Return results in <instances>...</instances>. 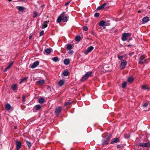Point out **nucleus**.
Listing matches in <instances>:
<instances>
[{"label":"nucleus","instance_id":"obj_60","mask_svg":"<svg viewBox=\"0 0 150 150\" xmlns=\"http://www.w3.org/2000/svg\"><path fill=\"white\" fill-rule=\"evenodd\" d=\"M23 81H22V80H21V81L19 82L20 83H21Z\"/></svg>","mask_w":150,"mask_h":150},{"label":"nucleus","instance_id":"obj_12","mask_svg":"<svg viewBox=\"0 0 150 150\" xmlns=\"http://www.w3.org/2000/svg\"><path fill=\"white\" fill-rule=\"evenodd\" d=\"M105 22L103 20L101 21L98 23V25L100 27L105 26Z\"/></svg>","mask_w":150,"mask_h":150},{"label":"nucleus","instance_id":"obj_32","mask_svg":"<svg viewBox=\"0 0 150 150\" xmlns=\"http://www.w3.org/2000/svg\"><path fill=\"white\" fill-rule=\"evenodd\" d=\"M111 138V135L110 134L107 135L106 136V137L105 138L107 140H109Z\"/></svg>","mask_w":150,"mask_h":150},{"label":"nucleus","instance_id":"obj_59","mask_svg":"<svg viewBox=\"0 0 150 150\" xmlns=\"http://www.w3.org/2000/svg\"><path fill=\"white\" fill-rule=\"evenodd\" d=\"M132 45H127V46H128V47H129V46H132Z\"/></svg>","mask_w":150,"mask_h":150},{"label":"nucleus","instance_id":"obj_38","mask_svg":"<svg viewBox=\"0 0 150 150\" xmlns=\"http://www.w3.org/2000/svg\"><path fill=\"white\" fill-rule=\"evenodd\" d=\"M83 30L86 31L88 30V28L87 26H84L83 27Z\"/></svg>","mask_w":150,"mask_h":150},{"label":"nucleus","instance_id":"obj_47","mask_svg":"<svg viewBox=\"0 0 150 150\" xmlns=\"http://www.w3.org/2000/svg\"><path fill=\"white\" fill-rule=\"evenodd\" d=\"M65 12H63L59 16H61V17H63L64 16Z\"/></svg>","mask_w":150,"mask_h":150},{"label":"nucleus","instance_id":"obj_49","mask_svg":"<svg viewBox=\"0 0 150 150\" xmlns=\"http://www.w3.org/2000/svg\"><path fill=\"white\" fill-rule=\"evenodd\" d=\"M122 146L121 145H117V149L120 148Z\"/></svg>","mask_w":150,"mask_h":150},{"label":"nucleus","instance_id":"obj_15","mask_svg":"<svg viewBox=\"0 0 150 150\" xmlns=\"http://www.w3.org/2000/svg\"><path fill=\"white\" fill-rule=\"evenodd\" d=\"M62 74L64 76H66L69 75V72L67 70H65L63 72Z\"/></svg>","mask_w":150,"mask_h":150},{"label":"nucleus","instance_id":"obj_6","mask_svg":"<svg viewBox=\"0 0 150 150\" xmlns=\"http://www.w3.org/2000/svg\"><path fill=\"white\" fill-rule=\"evenodd\" d=\"M94 49V47L92 46H91L88 48L86 51L84 52V53L86 55L89 52H90Z\"/></svg>","mask_w":150,"mask_h":150},{"label":"nucleus","instance_id":"obj_1","mask_svg":"<svg viewBox=\"0 0 150 150\" xmlns=\"http://www.w3.org/2000/svg\"><path fill=\"white\" fill-rule=\"evenodd\" d=\"M147 59L145 58L144 55H142L139 58V63L141 64H144L146 63Z\"/></svg>","mask_w":150,"mask_h":150},{"label":"nucleus","instance_id":"obj_20","mask_svg":"<svg viewBox=\"0 0 150 150\" xmlns=\"http://www.w3.org/2000/svg\"><path fill=\"white\" fill-rule=\"evenodd\" d=\"M72 103L73 101L71 102L70 100H69L68 101L65 103L64 105L65 106H69Z\"/></svg>","mask_w":150,"mask_h":150},{"label":"nucleus","instance_id":"obj_19","mask_svg":"<svg viewBox=\"0 0 150 150\" xmlns=\"http://www.w3.org/2000/svg\"><path fill=\"white\" fill-rule=\"evenodd\" d=\"M41 108V106L39 105H36L34 107V108L36 110H39Z\"/></svg>","mask_w":150,"mask_h":150},{"label":"nucleus","instance_id":"obj_34","mask_svg":"<svg viewBox=\"0 0 150 150\" xmlns=\"http://www.w3.org/2000/svg\"><path fill=\"white\" fill-rule=\"evenodd\" d=\"M127 84V83L126 82H124L122 85V87L123 88H125Z\"/></svg>","mask_w":150,"mask_h":150},{"label":"nucleus","instance_id":"obj_48","mask_svg":"<svg viewBox=\"0 0 150 150\" xmlns=\"http://www.w3.org/2000/svg\"><path fill=\"white\" fill-rule=\"evenodd\" d=\"M73 53H74V51L72 50H69V54H73Z\"/></svg>","mask_w":150,"mask_h":150},{"label":"nucleus","instance_id":"obj_7","mask_svg":"<svg viewBox=\"0 0 150 150\" xmlns=\"http://www.w3.org/2000/svg\"><path fill=\"white\" fill-rule=\"evenodd\" d=\"M139 146H142L144 147H148L150 146V143L147 142L146 143H140Z\"/></svg>","mask_w":150,"mask_h":150},{"label":"nucleus","instance_id":"obj_42","mask_svg":"<svg viewBox=\"0 0 150 150\" xmlns=\"http://www.w3.org/2000/svg\"><path fill=\"white\" fill-rule=\"evenodd\" d=\"M25 96L24 95H23L22 96V101L23 103H24L25 101Z\"/></svg>","mask_w":150,"mask_h":150},{"label":"nucleus","instance_id":"obj_39","mask_svg":"<svg viewBox=\"0 0 150 150\" xmlns=\"http://www.w3.org/2000/svg\"><path fill=\"white\" fill-rule=\"evenodd\" d=\"M11 67L10 66V65H9L8 66H7L6 68L5 69V70H4L5 72L7 71Z\"/></svg>","mask_w":150,"mask_h":150},{"label":"nucleus","instance_id":"obj_53","mask_svg":"<svg viewBox=\"0 0 150 150\" xmlns=\"http://www.w3.org/2000/svg\"><path fill=\"white\" fill-rule=\"evenodd\" d=\"M106 4V3H105L103 4L101 6H103V7L104 8V7L105 6Z\"/></svg>","mask_w":150,"mask_h":150},{"label":"nucleus","instance_id":"obj_45","mask_svg":"<svg viewBox=\"0 0 150 150\" xmlns=\"http://www.w3.org/2000/svg\"><path fill=\"white\" fill-rule=\"evenodd\" d=\"M44 31L43 30H42L40 33V36H42L44 35Z\"/></svg>","mask_w":150,"mask_h":150},{"label":"nucleus","instance_id":"obj_21","mask_svg":"<svg viewBox=\"0 0 150 150\" xmlns=\"http://www.w3.org/2000/svg\"><path fill=\"white\" fill-rule=\"evenodd\" d=\"M26 143L27 145L28 149H30L31 146V144L30 142L28 140H26Z\"/></svg>","mask_w":150,"mask_h":150},{"label":"nucleus","instance_id":"obj_8","mask_svg":"<svg viewBox=\"0 0 150 150\" xmlns=\"http://www.w3.org/2000/svg\"><path fill=\"white\" fill-rule=\"evenodd\" d=\"M39 64V61H37L34 62L31 67V68L33 69L35 68Z\"/></svg>","mask_w":150,"mask_h":150},{"label":"nucleus","instance_id":"obj_25","mask_svg":"<svg viewBox=\"0 0 150 150\" xmlns=\"http://www.w3.org/2000/svg\"><path fill=\"white\" fill-rule=\"evenodd\" d=\"M134 80V78L132 77H129L127 80V81L129 83H131Z\"/></svg>","mask_w":150,"mask_h":150},{"label":"nucleus","instance_id":"obj_5","mask_svg":"<svg viewBox=\"0 0 150 150\" xmlns=\"http://www.w3.org/2000/svg\"><path fill=\"white\" fill-rule=\"evenodd\" d=\"M16 149L17 150H18L21 147L22 145L20 141H18L17 140L16 141Z\"/></svg>","mask_w":150,"mask_h":150},{"label":"nucleus","instance_id":"obj_56","mask_svg":"<svg viewBox=\"0 0 150 150\" xmlns=\"http://www.w3.org/2000/svg\"><path fill=\"white\" fill-rule=\"evenodd\" d=\"M104 139L106 141H107V142H108V141H109V140H107V139H106V138H105Z\"/></svg>","mask_w":150,"mask_h":150},{"label":"nucleus","instance_id":"obj_51","mask_svg":"<svg viewBox=\"0 0 150 150\" xmlns=\"http://www.w3.org/2000/svg\"><path fill=\"white\" fill-rule=\"evenodd\" d=\"M134 52H132L131 53H130L129 54V55H130V56H132L133 55H134Z\"/></svg>","mask_w":150,"mask_h":150},{"label":"nucleus","instance_id":"obj_57","mask_svg":"<svg viewBox=\"0 0 150 150\" xmlns=\"http://www.w3.org/2000/svg\"><path fill=\"white\" fill-rule=\"evenodd\" d=\"M32 37V36L30 35L29 38L30 39Z\"/></svg>","mask_w":150,"mask_h":150},{"label":"nucleus","instance_id":"obj_61","mask_svg":"<svg viewBox=\"0 0 150 150\" xmlns=\"http://www.w3.org/2000/svg\"><path fill=\"white\" fill-rule=\"evenodd\" d=\"M12 0H8L9 1H11Z\"/></svg>","mask_w":150,"mask_h":150},{"label":"nucleus","instance_id":"obj_30","mask_svg":"<svg viewBox=\"0 0 150 150\" xmlns=\"http://www.w3.org/2000/svg\"><path fill=\"white\" fill-rule=\"evenodd\" d=\"M81 39V37L79 36H78L76 37L75 40L77 42H79L80 40Z\"/></svg>","mask_w":150,"mask_h":150},{"label":"nucleus","instance_id":"obj_55","mask_svg":"<svg viewBox=\"0 0 150 150\" xmlns=\"http://www.w3.org/2000/svg\"><path fill=\"white\" fill-rule=\"evenodd\" d=\"M51 88V87L50 86H48L47 87V89H50Z\"/></svg>","mask_w":150,"mask_h":150},{"label":"nucleus","instance_id":"obj_52","mask_svg":"<svg viewBox=\"0 0 150 150\" xmlns=\"http://www.w3.org/2000/svg\"><path fill=\"white\" fill-rule=\"evenodd\" d=\"M27 77H25L23 79H21L22 80V81H26L27 79Z\"/></svg>","mask_w":150,"mask_h":150},{"label":"nucleus","instance_id":"obj_33","mask_svg":"<svg viewBox=\"0 0 150 150\" xmlns=\"http://www.w3.org/2000/svg\"><path fill=\"white\" fill-rule=\"evenodd\" d=\"M52 60L54 62H57L59 61V58L57 57H54L52 58Z\"/></svg>","mask_w":150,"mask_h":150},{"label":"nucleus","instance_id":"obj_35","mask_svg":"<svg viewBox=\"0 0 150 150\" xmlns=\"http://www.w3.org/2000/svg\"><path fill=\"white\" fill-rule=\"evenodd\" d=\"M24 8L22 6H18V9L20 11H22L24 9Z\"/></svg>","mask_w":150,"mask_h":150},{"label":"nucleus","instance_id":"obj_54","mask_svg":"<svg viewBox=\"0 0 150 150\" xmlns=\"http://www.w3.org/2000/svg\"><path fill=\"white\" fill-rule=\"evenodd\" d=\"M13 62H11V63L9 65H10V66L11 67V66H12V65H13Z\"/></svg>","mask_w":150,"mask_h":150},{"label":"nucleus","instance_id":"obj_4","mask_svg":"<svg viewBox=\"0 0 150 150\" xmlns=\"http://www.w3.org/2000/svg\"><path fill=\"white\" fill-rule=\"evenodd\" d=\"M127 65V61L125 60H123L122 61L120 65V67L122 69H123Z\"/></svg>","mask_w":150,"mask_h":150},{"label":"nucleus","instance_id":"obj_58","mask_svg":"<svg viewBox=\"0 0 150 150\" xmlns=\"http://www.w3.org/2000/svg\"><path fill=\"white\" fill-rule=\"evenodd\" d=\"M14 129H17V127L16 126H14Z\"/></svg>","mask_w":150,"mask_h":150},{"label":"nucleus","instance_id":"obj_43","mask_svg":"<svg viewBox=\"0 0 150 150\" xmlns=\"http://www.w3.org/2000/svg\"><path fill=\"white\" fill-rule=\"evenodd\" d=\"M108 144V142H107V141H106L104 139L103 140V145H107Z\"/></svg>","mask_w":150,"mask_h":150},{"label":"nucleus","instance_id":"obj_26","mask_svg":"<svg viewBox=\"0 0 150 150\" xmlns=\"http://www.w3.org/2000/svg\"><path fill=\"white\" fill-rule=\"evenodd\" d=\"M142 88L144 90H149V88L146 85H142Z\"/></svg>","mask_w":150,"mask_h":150},{"label":"nucleus","instance_id":"obj_10","mask_svg":"<svg viewBox=\"0 0 150 150\" xmlns=\"http://www.w3.org/2000/svg\"><path fill=\"white\" fill-rule=\"evenodd\" d=\"M143 22L144 23H146L150 20L148 16L142 18Z\"/></svg>","mask_w":150,"mask_h":150},{"label":"nucleus","instance_id":"obj_11","mask_svg":"<svg viewBox=\"0 0 150 150\" xmlns=\"http://www.w3.org/2000/svg\"><path fill=\"white\" fill-rule=\"evenodd\" d=\"M49 21H45L42 25V28H45L47 26V23L49 22Z\"/></svg>","mask_w":150,"mask_h":150},{"label":"nucleus","instance_id":"obj_41","mask_svg":"<svg viewBox=\"0 0 150 150\" xmlns=\"http://www.w3.org/2000/svg\"><path fill=\"white\" fill-rule=\"evenodd\" d=\"M99 16V14L98 13H96L94 14V16L96 18L98 17Z\"/></svg>","mask_w":150,"mask_h":150},{"label":"nucleus","instance_id":"obj_9","mask_svg":"<svg viewBox=\"0 0 150 150\" xmlns=\"http://www.w3.org/2000/svg\"><path fill=\"white\" fill-rule=\"evenodd\" d=\"M119 141L120 140L118 138H115L111 140V144H113L114 143H116Z\"/></svg>","mask_w":150,"mask_h":150},{"label":"nucleus","instance_id":"obj_37","mask_svg":"<svg viewBox=\"0 0 150 150\" xmlns=\"http://www.w3.org/2000/svg\"><path fill=\"white\" fill-rule=\"evenodd\" d=\"M103 8V6H98L96 9V11H98L100 10H102V9Z\"/></svg>","mask_w":150,"mask_h":150},{"label":"nucleus","instance_id":"obj_18","mask_svg":"<svg viewBox=\"0 0 150 150\" xmlns=\"http://www.w3.org/2000/svg\"><path fill=\"white\" fill-rule=\"evenodd\" d=\"M64 64L66 65H68L70 63V61L69 59H64Z\"/></svg>","mask_w":150,"mask_h":150},{"label":"nucleus","instance_id":"obj_16","mask_svg":"<svg viewBox=\"0 0 150 150\" xmlns=\"http://www.w3.org/2000/svg\"><path fill=\"white\" fill-rule=\"evenodd\" d=\"M92 72H88L85 75V77H86L88 78L89 77H91L92 76Z\"/></svg>","mask_w":150,"mask_h":150},{"label":"nucleus","instance_id":"obj_17","mask_svg":"<svg viewBox=\"0 0 150 150\" xmlns=\"http://www.w3.org/2000/svg\"><path fill=\"white\" fill-rule=\"evenodd\" d=\"M45 101V100L44 99L42 98H40L38 100V102L40 104L43 103Z\"/></svg>","mask_w":150,"mask_h":150},{"label":"nucleus","instance_id":"obj_46","mask_svg":"<svg viewBox=\"0 0 150 150\" xmlns=\"http://www.w3.org/2000/svg\"><path fill=\"white\" fill-rule=\"evenodd\" d=\"M148 105V104L147 103H144L143 105V106L144 107H146Z\"/></svg>","mask_w":150,"mask_h":150},{"label":"nucleus","instance_id":"obj_3","mask_svg":"<svg viewBox=\"0 0 150 150\" xmlns=\"http://www.w3.org/2000/svg\"><path fill=\"white\" fill-rule=\"evenodd\" d=\"M62 110V108L61 106H59L56 108L55 113L57 116L58 115Z\"/></svg>","mask_w":150,"mask_h":150},{"label":"nucleus","instance_id":"obj_13","mask_svg":"<svg viewBox=\"0 0 150 150\" xmlns=\"http://www.w3.org/2000/svg\"><path fill=\"white\" fill-rule=\"evenodd\" d=\"M38 85H41L45 83V81L44 80H39L36 82Z\"/></svg>","mask_w":150,"mask_h":150},{"label":"nucleus","instance_id":"obj_44","mask_svg":"<svg viewBox=\"0 0 150 150\" xmlns=\"http://www.w3.org/2000/svg\"><path fill=\"white\" fill-rule=\"evenodd\" d=\"M110 23H108L105 22V26H110Z\"/></svg>","mask_w":150,"mask_h":150},{"label":"nucleus","instance_id":"obj_40","mask_svg":"<svg viewBox=\"0 0 150 150\" xmlns=\"http://www.w3.org/2000/svg\"><path fill=\"white\" fill-rule=\"evenodd\" d=\"M117 57H118V59L119 60H122V59H123V56H120L119 54H117Z\"/></svg>","mask_w":150,"mask_h":150},{"label":"nucleus","instance_id":"obj_24","mask_svg":"<svg viewBox=\"0 0 150 150\" xmlns=\"http://www.w3.org/2000/svg\"><path fill=\"white\" fill-rule=\"evenodd\" d=\"M62 21V17H61V16H59L57 19V23H60Z\"/></svg>","mask_w":150,"mask_h":150},{"label":"nucleus","instance_id":"obj_23","mask_svg":"<svg viewBox=\"0 0 150 150\" xmlns=\"http://www.w3.org/2000/svg\"><path fill=\"white\" fill-rule=\"evenodd\" d=\"M11 108V106L9 104H7L5 105V109L7 110H9Z\"/></svg>","mask_w":150,"mask_h":150},{"label":"nucleus","instance_id":"obj_2","mask_svg":"<svg viewBox=\"0 0 150 150\" xmlns=\"http://www.w3.org/2000/svg\"><path fill=\"white\" fill-rule=\"evenodd\" d=\"M130 33H123L122 38V40L124 41H126L127 39V37L130 35Z\"/></svg>","mask_w":150,"mask_h":150},{"label":"nucleus","instance_id":"obj_36","mask_svg":"<svg viewBox=\"0 0 150 150\" xmlns=\"http://www.w3.org/2000/svg\"><path fill=\"white\" fill-rule=\"evenodd\" d=\"M33 14H34V15L33 16V17L34 18L38 16V13H37V12L36 11H34L33 12Z\"/></svg>","mask_w":150,"mask_h":150},{"label":"nucleus","instance_id":"obj_31","mask_svg":"<svg viewBox=\"0 0 150 150\" xmlns=\"http://www.w3.org/2000/svg\"><path fill=\"white\" fill-rule=\"evenodd\" d=\"M87 79L88 78L86 77H85L84 75V76L82 78L81 81L82 82H83Z\"/></svg>","mask_w":150,"mask_h":150},{"label":"nucleus","instance_id":"obj_22","mask_svg":"<svg viewBox=\"0 0 150 150\" xmlns=\"http://www.w3.org/2000/svg\"><path fill=\"white\" fill-rule=\"evenodd\" d=\"M68 17L67 16H64L62 17V21L63 22H66L68 21Z\"/></svg>","mask_w":150,"mask_h":150},{"label":"nucleus","instance_id":"obj_28","mask_svg":"<svg viewBox=\"0 0 150 150\" xmlns=\"http://www.w3.org/2000/svg\"><path fill=\"white\" fill-rule=\"evenodd\" d=\"M17 88V86L16 84L13 85L11 86V88L13 90H15Z\"/></svg>","mask_w":150,"mask_h":150},{"label":"nucleus","instance_id":"obj_27","mask_svg":"<svg viewBox=\"0 0 150 150\" xmlns=\"http://www.w3.org/2000/svg\"><path fill=\"white\" fill-rule=\"evenodd\" d=\"M45 52L47 54H50L51 52L50 49L47 48L45 50Z\"/></svg>","mask_w":150,"mask_h":150},{"label":"nucleus","instance_id":"obj_62","mask_svg":"<svg viewBox=\"0 0 150 150\" xmlns=\"http://www.w3.org/2000/svg\"><path fill=\"white\" fill-rule=\"evenodd\" d=\"M138 12H140V11H138Z\"/></svg>","mask_w":150,"mask_h":150},{"label":"nucleus","instance_id":"obj_50","mask_svg":"<svg viewBox=\"0 0 150 150\" xmlns=\"http://www.w3.org/2000/svg\"><path fill=\"white\" fill-rule=\"evenodd\" d=\"M70 2H71V1H69L68 2H67V3H66L65 4V6H67L70 3Z\"/></svg>","mask_w":150,"mask_h":150},{"label":"nucleus","instance_id":"obj_14","mask_svg":"<svg viewBox=\"0 0 150 150\" xmlns=\"http://www.w3.org/2000/svg\"><path fill=\"white\" fill-rule=\"evenodd\" d=\"M64 83V80H60L58 83V84L60 86H62Z\"/></svg>","mask_w":150,"mask_h":150},{"label":"nucleus","instance_id":"obj_29","mask_svg":"<svg viewBox=\"0 0 150 150\" xmlns=\"http://www.w3.org/2000/svg\"><path fill=\"white\" fill-rule=\"evenodd\" d=\"M67 48L69 50H70L72 49V45L71 44H68L67 47Z\"/></svg>","mask_w":150,"mask_h":150}]
</instances>
